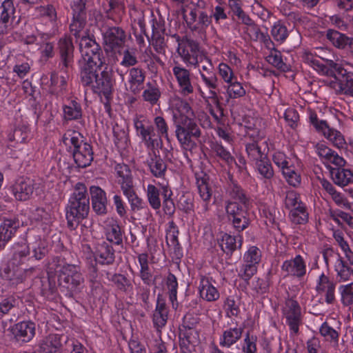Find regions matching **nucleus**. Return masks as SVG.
Here are the masks:
<instances>
[{"mask_svg": "<svg viewBox=\"0 0 353 353\" xmlns=\"http://www.w3.org/2000/svg\"><path fill=\"white\" fill-rule=\"evenodd\" d=\"M92 41L90 37V42ZM93 42V45L90 43V88L99 97L105 112L110 116L114 91L112 74L105 65L103 50Z\"/></svg>", "mask_w": 353, "mask_h": 353, "instance_id": "1", "label": "nucleus"}, {"mask_svg": "<svg viewBox=\"0 0 353 353\" xmlns=\"http://www.w3.org/2000/svg\"><path fill=\"white\" fill-rule=\"evenodd\" d=\"M87 0H77L74 2L73 21L70 24V30L77 38H80L79 50L81 54V59L79 60L81 68V79L83 86L88 85V30L86 29L83 34L81 31L86 26L85 5Z\"/></svg>", "mask_w": 353, "mask_h": 353, "instance_id": "2", "label": "nucleus"}, {"mask_svg": "<svg viewBox=\"0 0 353 353\" xmlns=\"http://www.w3.org/2000/svg\"><path fill=\"white\" fill-rule=\"evenodd\" d=\"M303 59L315 70L337 80L341 92L353 93V67L345 68L332 60L323 63L310 52H305Z\"/></svg>", "mask_w": 353, "mask_h": 353, "instance_id": "3", "label": "nucleus"}, {"mask_svg": "<svg viewBox=\"0 0 353 353\" xmlns=\"http://www.w3.org/2000/svg\"><path fill=\"white\" fill-rule=\"evenodd\" d=\"M193 117H188L173 123L176 137L184 150L183 154L188 161H190L188 153H191L196 145L195 139H198L201 135V129Z\"/></svg>", "mask_w": 353, "mask_h": 353, "instance_id": "4", "label": "nucleus"}, {"mask_svg": "<svg viewBox=\"0 0 353 353\" xmlns=\"http://www.w3.org/2000/svg\"><path fill=\"white\" fill-rule=\"evenodd\" d=\"M70 203L69 209L66 212V219L68 225L72 226L74 221L79 223L88 215V198L87 188L84 184L78 183L75 185Z\"/></svg>", "mask_w": 353, "mask_h": 353, "instance_id": "5", "label": "nucleus"}, {"mask_svg": "<svg viewBox=\"0 0 353 353\" xmlns=\"http://www.w3.org/2000/svg\"><path fill=\"white\" fill-rule=\"evenodd\" d=\"M203 61H205L208 65H203L201 67L199 65L197 68L201 83L208 90V93L206 94L199 86L198 88L199 94L205 103H208L210 101L218 102L219 79L217 74L214 70L212 59L205 56Z\"/></svg>", "mask_w": 353, "mask_h": 353, "instance_id": "6", "label": "nucleus"}, {"mask_svg": "<svg viewBox=\"0 0 353 353\" xmlns=\"http://www.w3.org/2000/svg\"><path fill=\"white\" fill-rule=\"evenodd\" d=\"M133 123L136 134L145 147L147 153L159 152L163 140L156 134L154 125L137 117L134 119Z\"/></svg>", "mask_w": 353, "mask_h": 353, "instance_id": "7", "label": "nucleus"}, {"mask_svg": "<svg viewBox=\"0 0 353 353\" xmlns=\"http://www.w3.org/2000/svg\"><path fill=\"white\" fill-rule=\"evenodd\" d=\"M225 212L232 228L239 234L247 229L250 225V213L236 201H225Z\"/></svg>", "mask_w": 353, "mask_h": 353, "instance_id": "8", "label": "nucleus"}, {"mask_svg": "<svg viewBox=\"0 0 353 353\" xmlns=\"http://www.w3.org/2000/svg\"><path fill=\"white\" fill-rule=\"evenodd\" d=\"M281 310L285 325L289 327L290 335L297 336L300 327L303 325V315L299 303L294 299H288Z\"/></svg>", "mask_w": 353, "mask_h": 353, "instance_id": "9", "label": "nucleus"}, {"mask_svg": "<svg viewBox=\"0 0 353 353\" xmlns=\"http://www.w3.org/2000/svg\"><path fill=\"white\" fill-rule=\"evenodd\" d=\"M261 251L254 245L250 246L244 253L243 263L238 272L239 276L247 284L251 278L257 272L259 264L261 260Z\"/></svg>", "mask_w": 353, "mask_h": 353, "instance_id": "10", "label": "nucleus"}, {"mask_svg": "<svg viewBox=\"0 0 353 353\" xmlns=\"http://www.w3.org/2000/svg\"><path fill=\"white\" fill-rule=\"evenodd\" d=\"M177 51L183 63L194 69L199 67V63L203 62L205 57L199 43L192 39H186L179 43Z\"/></svg>", "mask_w": 353, "mask_h": 353, "instance_id": "11", "label": "nucleus"}, {"mask_svg": "<svg viewBox=\"0 0 353 353\" xmlns=\"http://www.w3.org/2000/svg\"><path fill=\"white\" fill-rule=\"evenodd\" d=\"M126 33L119 26L108 27L103 33L104 46L106 51L121 53L126 42Z\"/></svg>", "mask_w": 353, "mask_h": 353, "instance_id": "12", "label": "nucleus"}, {"mask_svg": "<svg viewBox=\"0 0 353 353\" xmlns=\"http://www.w3.org/2000/svg\"><path fill=\"white\" fill-rule=\"evenodd\" d=\"M284 277H290L301 281L307 274V264L303 256L296 254L294 257L285 260L281 266Z\"/></svg>", "mask_w": 353, "mask_h": 353, "instance_id": "13", "label": "nucleus"}, {"mask_svg": "<svg viewBox=\"0 0 353 353\" xmlns=\"http://www.w3.org/2000/svg\"><path fill=\"white\" fill-rule=\"evenodd\" d=\"M63 142L66 145L70 144L74 145L75 150L73 152V157L76 164L79 168H86L88 165L87 143H84L83 145H78L79 139L74 132L65 134L63 137Z\"/></svg>", "mask_w": 353, "mask_h": 353, "instance_id": "14", "label": "nucleus"}, {"mask_svg": "<svg viewBox=\"0 0 353 353\" xmlns=\"http://www.w3.org/2000/svg\"><path fill=\"white\" fill-rule=\"evenodd\" d=\"M243 330L244 327L239 325L235 319L228 321L219 336V345L226 348L231 347L241 339Z\"/></svg>", "mask_w": 353, "mask_h": 353, "instance_id": "15", "label": "nucleus"}, {"mask_svg": "<svg viewBox=\"0 0 353 353\" xmlns=\"http://www.w3.org/2000/svg\"><path fill=\"white\" fill-rule=\"evenodd\" d=\"M314 148L320 160L327 170H330V167L346 163L343 157L340 156L335 150L329 148L324 142L317 143Z\"/></svg>", "mask_w": 353, "mask_h": 353, "instance_id": "16", "label": "nucleus"}, {"mask_svg": "<svg viewBox=\"0 0 353 353\" xmlns=\"http://www.w3.org/2000/svg\"><path fill=\"white\" fill-rule=\"evenodd\" d=\"M172 72L176 79L180 94L183 97L192 94L194 92V87L192 83L190 71L181 65H176L172 68Z\"/></svg>", "mask_w": 353, "mask_h": 353, "instance_id": "17", "label": "nucleus"}, {"mask_svg": "<svg viewBox=\"0 0 353 353\" xmlns=\"http://www.w3.org/2000/svg\"><path fill=\"white\" fill-rule=\"evenodd\" d=\"M169 108L172 111L173 123L194 117V111L190 103L180 97L174 96L170 99Z\"/></svg>", "mask_w": 353, "mask_h": 353, "instance_id": "18", "label": "nucleus"}, {"mask_svg": "<svg viewBox=\"0 0 353 353\" xmlns=\"http://www.w3.org/2000/svg\"><path fill=\"white\" fill-rule=\"evenodd\" d=\"M209 146L212 155L221 163H224L229 170L232 169L234 165H237L236 161L231 154L230 150L225 147L221 141L216 139H212L209 141Z\"/></svg>", "mask_w": 353, "mask_h": 353, "instance_id": "19", "label": "nucleus"}, {"mask_svg": "<svg viewBox=\"0 0 353 353\" xmlns=\"http://www.w3.org/2000/svg\"><path fill=\"white\" fill-rule=\"evenodd\" d=\"M57 272H59V282L60 285H63L67 288H74L81 282V274L77 271L75 265L70 264L63 265L60 267Z\"/></svg>", "mask_w": 353, "mask_h": 353, "instance_id": "20", "label": "nucleus"}, {"mask_svg": "<svg viewBox=\"0 0 353 353\" xmlns=\"http://www.w3.org/2000/svg\"><path fill=\"white\" fill-rule=\"evenodd\" d=\"M145 165L152 176L163 179V181H165V176L168 170V165L161 157L159 152L147 153Z\"/></svg>", "mask_w": 353, "mask_h": 353, "instance_id": "21", "label": "nucleus"}, {"mask_svg": "<svg viewBox=\"0 0 353 353\" xmlns=\"http://www.w3.org/2000/svg\"><path fill=\"white\" fill-rule=\"evenodd\" d=\"M90 194L92 200V208L96 214L103 216L108 212V199L106 192L100 187L90 186Z\"/></svg>", "mask_w": 353, "mask_h": 353, "instance_id": "22", "label": "nucleus"}, {"mask_svg": "<svg viewBox=\"0 0 353 353\" xmlns=\"http://www.w3.org/2000/svg\"><path fill=\"white\" fill-rule=\"evenodd\" d=\"M58 48L61 58L59 66L61 70L66 72L73 61L74 46L72 39L69 37L61 38L58 43Z\"/></svg>", "mask_w": 353, "mask_h": 353, "instance_id": "23", "label": "nucleus"}, {"mask_svg": "<svg viewBox=\"0 0 353 353\" xmlns=\"http://www.w3.org/2000/svg\"><path fill=\"white\" fill-rule=\"evenodd\" d=\"M336 284L329 276L322 272L317 281L316 291L320 295L325 296V301L327 304H332L335 301Z\"/></svg>", "mask_w": 353, "mask_h": 353, "instance_id": "24", "label": "nucleus"}, {"mask_svg": "<svg viewBox=\"0 0 353 353\" xmlns=\"http://www.w3.org/2000/svg\"><path fill=\"white\" fill-rule=\"evenodd\" d=\"M169 308L165 299L159 294L157 298L155 309L152 314V323L157 330L160 331L165 326L168 319Z\"/></svg>", "mask_w": 353, "mask_h": 353, "instance_id": "25", "label": "nucleus"}, {"mask_svg": "<svg viewBox=\"0 0 353 353\" xmlns=\"http://www.w3.org/2000/svg\"><path fill=\"white\" fill-rule=\"evenodd\" d=\"M347 163L330 168V173L334 183L339 186H346L353 182V171L347 168Z\"/></svg>", "mask_w": 353, "mask_h": 353, "instance_id": "26", "label": "nucleus"}, {"mask_svg": "<svg viewBox=\"0 0 353 353\" xmlns=\"http://www.w3.org/2000/svg\"><path fill=\"white\" fill-rule=\"evenodd\" d=\"M37 183L31 179H21L12 188V192L17 200L27 201L32 195Z\"/></svg>", "mask_w": 353, "mask_h": 353, "instance_id": "27", "label": "nucleus"}, {"mask_svg": "<svg viewBox=\"0 0 353 353\" xmlns=\"http://www.w3.org/2000/svg\"><path fill=\"white\" fill-rule=\"evenodd\" d=\"M212 278L202 276L199 281V292L200 297L208 302L216 301L220 297V293L212 283Z\"/></svg>", "mask_w": 353, "mask_h": 353, "instance_id": "28", "label": "nucleus"}, {"mask_svg": "<svg viewBox=\"0 0 353 353\" xmlns=\"http://www.w3.org/2000/svg\"><path fill=\"white\" fill-rule=\"evenodd\" d=\"M248 137L250 139V142H248L245 144V152L248 160L254 165L265 157H267L268 155L261 150L259 145V138L258 136L248 133Z\"/></svg>", "mask_w": 353, "mask_h": 353, "instance_id": "29", "label": "nucleus"}, {"mask_svg": "<svg viewBox=\"0 0 353 353\" xmlns=\"http://www.w3.org/2000/svg\"><path fill=\"white\" fill-rule=\"evenodd\" d=\"M35 324L32 321H22L14 325L12 328L13 334L19 341L28 343L35 335Z\"/></svg>", "mask_w": 353, "mask_h": 353, "instance_id": "30", "label": "nucleus"}, {"mask_svg": "<svg viewBox=\"0 0 353 353\" xmlns=\"http://www.w3.org/2000/svg\"><path fill=\"white\" fill-rule=\"evenodd\" d=\"M93 254L98 264L110 265L114 261V250L110 243L105 241L98 243Z\"/></svg>", "mask_w": 353, "mask_h": 353, "instance_id": "31", "label": "nucleus"}, {"mask_svg": "<svg viewBox=\"0 0 353 353\" xmlns=\"http://www.w3.org/2000/svg\"><path fill=\"white\" fill-rule=\"evenodd\" d=\"M196 183L199 196L205 202L204 209L206 211L208 209V202L210 201L212 194V190L209 183V177L203 173L196 174Z\"/></svg>", "mask_w": 353, "mask_h": 353, "instance_id": "32", "label": "nucleus"}, {"mask_svg": "<svg viewBox=\"0 0 353 353\" xmlns=\"http://www.w3.org/2000/svg\"><path fill=\"white\" fill-rule=\"evenodd\" d=\"M254 165L257 173V178L265 184L270 183L274 176V170L269 158L265 157Z\"/></svg>", "mask_w": 353, "mask_h": 353, "instance_id": "33", "label": "nucleus"}, {"mask_svg": "<svg viewBox=\"0 0 353 353\" xmlns=\"http://www.w3.org/2000/svg\"><path fill=\"white\" fill-rule=\"evenodd\" d=\"M242 242V235L233 236L228 233L223 234L221 239L218 240L221 250L228 255L232 254L237 248H241Z\"/></svg>", "mask_w": 353, "mask_h": 353, "instance_id": "34", "label": "nucleus"}, {"mask_svg": "<svg viewBox=\"0 0 353 353\" xmlns=\"http://www.w3.org/2000/svg\"><path fill=\"white\" fill-rule=\"evenodd\" d=\"M145 79V71L139 68H132L129 71L128 83L130 90L134 94H138L143 88Z\"/></svg>", "mask_w": 353, "mask_h": 353, "instance_id": "35", "label": "nucleus"}, {"mask_svg": "<svg viewBox=\"0 0 353 353\" xmlns=\"http://www.w3.org/2000/svg\"><path fill=\"white\" fill-rule=\"evenodd\" d=\"M225 96L226 101L241 99L245 96L246 90L244 84L238 81L237 78L231 83H227L224 85Z\"/></svg>", "mask_w": 353, "mask_h": 353, "instance_id": "36", "label": "nucleus"}, {"mask_svg": "<svg viewBox=\"0 0 353 353\" xmlns=\"http://www.w3.org/2000/svg\"><path fill=\"white\" fill-rule=\"evenodd\" d=\"M39 345L43 353H63L61 350V336L58 334H49L40 341Z\"/></svg>", "mask_w": 353, "mask_h": 353, "instance_id": "37", "label": "nucleus"}, {"mask_svg": "<svg viewBox=\"0 0 353 353\" xmlns=\"http://www.w3.org/2000/svg\"><path fill=\"white\" fill-rule=\"evenodd\" d=\"M161 189V195L163 196V210L166 215L172 216L175 212V205L172 199V191L168 185L167 181H163L159 183Z\"/></svg>", "mask_w": 353, "mask_h": 353, "instance_id": "38", "label": "nucleus"}, {"mask_svg": "<svg viewBox=\"0 0 353 353\" xmlns=\"http://www.w3.org/2000/svg\"><path fill=\"white\" fill-rule=\"evenodd\" d=\"M165 284L172 307L173 310H176L179 307L177 300L179 283L177 278L174 274L169 272L167 276L165 278Z\"/></svg>", "mask_w": 353, "mask_h": 353, "instance_id": "39", "label": "nucleus"}, {"mask_svg": "<svg viewBox=\"0 0 353 353\" xmlns=\"http://www.w3.org/2000/svg\"><path fill=\"white\" fill-rule=\"evenodd\" d=\"M227 194L234 201L240 205H247L249 203V199L246 196L244 190L238 184V183L232 179L228 183L226 188Z\"/></svg>", "mask_w": 353, "mask_h": 353, "instance_id": "40", "label": "nucleus"}, {"mask_svg": "<svg viewBox=\"0 0 353 353\" xmlns=\"http://www.w3.org/2000/svg\"><path fill=\"white\" fill-rule=\"evenodd\" d=\"M334 269L339 281L344 282L352 279L353 266L348 264L343 257L334 262Z\"/></svg>", "mask_w": 353, "mask_h": 353, "instance_id": "41", "label": "nucleus"}, {"mask_svg": "<svg viewBox=\"0 0 353 353\" xmlns=\"http://www.w3.org/2000/svg\"><path fill=\"white\" fill-rule=\"evenodd\" d=\"M288 217L294 225H305L309 221V210L307 205L301 203L295 208L289 211Z\"/></svg>", "mask_w": 353, "mask_h": 353, "instance_id": "42", "label": "nucleus"}, {"mask_svg": "<svg viewBox=\"0 0 353 353\" xmlns=\"http://www.w3.org/2000/svg\"><path fill=\"white\" fill-rule=\"evenodd\" d=\"M17 228L16 221L10 219L5 220L0 225V248L5 247L16 232Z\"/></svg>", "mask_w": 353, "mask_h": 353, "instance_id": "43", "label": "nucleus"}, {"mask_svg": "<svg viewBox=\"0 0 353 353\" xmlns=\"http://www.w3.org/2000/svg\"><path fill=\"white\" fill-rule=\"evenodd\" d=\"M327 38L335 47L338 48L344 49L347 46H353V38L349 37L334 30H327Z\"/></svg>", "mask_w": 353, "mask_h": 353, "instance_id": "44", "label": "nucleus"}, {"mask_svg": "<svg viewBox=\"0 0 353 353\" xmlns=\"http://www.w3.org/2000/svg\"><path fill=\"white\" fill-rule=\"evenodd\" d=\"M115 171L122 190L133 185L131 170L128 165L118 163L115 166Z\"/></svg>", "mask_w": 353, "mask_h": 353, "instance_id": "45", "label": "nucleus"}, {"mask_svg": "<svg viewBox=\"0 0 353 353\" xmlns=\"http://www.w3.org/2000/svg\"><path fill=\"white\" fill-rule=\"evenodd\" d=\"M14 253L10 261L13 266H18L25 262L30 254L29 245L26 242L17 243L14 245Z\"/></svg>", "mask_w": 353, "mask_h": 353, "instance_id": "46", "label": "nucleus"}, {"mask_svg": "<svg viewBox=\"0 0 353 353\" xmlns=\"http://www.w3.org/2000/svg\"><path fill=\"white\" fill-rule=\"evenodd\" d=\"M159 182L157 185L148 184L146 188V195L150 206L154 210H159L161 205L160 192L161 189L159 185Z\"/></svg>", "mask_w": 353, "mask_h": 353, "instance_id": "47", "label": "nucleus"}, {"mask_svg": "<svg viewBox=\"0 0 353 353\" xmlns=\"http://www.w3.org/2000/svg\"><path fill=\"white\" fill-rule=\"evenodd\" d=\"M267 61L274 67L283 72L289 70V65L286 63V58H283L282 53L274 48L270 50V54L266 57Z\"/></svg>", "mask_w": 353, "mask_h": 353, "instance_id": "48", "label": "nucleus"}, {"mask_svg": "<svg viewBox=\"0 0 353 353\" xmlns=\"http://www.w3.org/2000/svg\"><path fill=\"white\" fill-rule=\"evenodd\" d=\"M147 88L142 93L143 101L149 103L151 105L157 104L161 97V93L159 87L151 82L147 83Z\"/></svg>", "mask_w": 353, "mask_h": 353, "instance_id": "49", "label": "nucleus"}, {"mask_svg": "<svg viewBox=\"0 0 353 353\" xmlns=\"http://www.w3.org/2000/svg\"><path fill=\"white\" fill-rule=\"evenodd\" d=\"M123 194L126 196L130 205L132 211H139L145 208V202L138 196L133 188V185L122 190Z\"/></svg>", "mask_w": 353, "mask_h": 353, "instance_id": "50", "label": "nucleus"}, {"mask_svg": "<svg viewBox=\"0 0 353 353\" xmlns=\"http://www.w3.org/2000/svg\"><path fill=\"white\" fill-rule=\"evenodd\" d=\"M320 334L325 340L334 345H338L339 332L329 325L327 321L323 322L319 327Z\"/></svg>", "mask_w": 353, "mask_h": 353, "instance_id": "51", "label": "nucleus"}, {"mask_svg": "<svg viewBox=\"0 0 353 353\" xmlns=\"http://www.w3.org/2000/svg\"><path fill=\"white\" fill-rule=\"evenodd\" d=\"M228 6L230 9L228 13L232 12L233 15L242 20L243 23L248 25L251 23V19L246 15L242 8V2L241 0H228Z\"/></svg>", "mask_w": 353, "mask_h": 353, "instance_id": "52", "label": "nucleus"}, {"mask_svg": "<svg viewBox=\"0 0 353 353\" xmlns=\"http://www.w3.org/2000/svg\"><path fill=\"white\" fill-rule=\"evenodd\" d=\"M287 183L293 188H298L301 183V174L295 170L293 164H291L288 169L282 170L281 172Z\"/></svg>", "mask_w": 353, "mask_h": 353, "instance_id": "53", "label": "nucleus"}, {"mask_svg": "<svg viewBox=\"0 0 353 353\" xmlns=\"http://www.w3.org/2000/svg\"><path fill=\"white\" fill-rule=\"evenodd\" d=\"M16 8L13 0H3L0 6V18L5 22H10L14 19Z\"/></svg>", "mask_w": 353, "mask_h": 353, "instance_id": "54", "label": "nucleus"}, {"mask_svg": "<svg viewBox=\"0 0 353 353\" xmlns=\"http://www.w3.org/2000/svg\"><path fill=\"white\" fill-rule=\"evenodd\" d=\"M304 203L301 200V195L294 190H288L285 192V196L283 199V205L288 210H291L299 204Z\"/></svg>", "mask_w": 353, "mask_h": 353, "instance_id": "55", "label": "nucleus"}, {"mask_svg": "<svg viewBox=\"0 0 353 353\" xmlns=\"http://www.w3.org/2000/svg\"><path fill=\"white\" fill-rule=\"evenodd\" d=\"M271 34L276 41L282 43L288 37L289 31L285 25L279 21L273 25L271 30Z\"/></svg>", "mask_w": 353, "mask_h": 353, "instance_id": "56", "label": "nucleus"}, {"mask_svg": "<svg viewBox=\"0 0 353 353\" xmlns=\"http://www.w3.org/2000/svg\"><path fill=\"white\" fill-rule=\"evenodd\" d=\"M219 77L225 84L237 78L234 70L226 63L221 62L217 67Z\"/></svg>", "mask_w": 353, "mask_h": 353, "instance_id": "57", "label": "nucleus"}, {"mask_svg": "<svg viewBox=\"0 0 353 353\" xmlns=\"http://www.w3.org/2000/svg\"><path fill=\"white\" fill-rule=\"evenodd\" d=\"M243 353H257V336L248 332L241 344Z\"/></svg>", "mask_w": 353, "mask_h": 353, "instance_id": "58", "label": "nucleus"}, {"mask_svg": "<svg viewBox=\"0 0 353 353\" xmlns=\"http://www.w3.org/2000/svg\"><path fill=\"white\" fill-rule=\"evenodd\" d=\"M154 127L157 130L156 134L161 139L164 138L169 141V127L165 119L161 116H157L154 118Z\"/></svg>", "mask_w": 353, "mask_h": 353, "instance_id": "59", "label": "nucleus"}, {"mask_svg": "<svg viewBox=\"0 0 353 353\" xmlns=\"http://www.w3.org/2000/svg\"><path fill=\"white\" fill-rule=\"evenodd\" d=\"M110 280L117 289L122 292H127L132 288L130 281L123 274H114Z\"/></svg>", "mask_w": 353, "mask_h": 353, "instance_id": "60", "label": "nucleus"}, {"mask_svg": "<svg viewBox=\"0 0 353 353\" xmlns=\"http://www.w3.org/2000/svg\"><path fill=\"white\" fill-rule=\"evenodd\" d=\"M324 137L338 148H343L346 143L343 134L339 131L331 128H330V131L325 132Z\"/></svg>", "mask_w": 353, "mask_h": 353, "instance_id": "61", "label": "nucleus"}, {"mask_svg": "<svg viewBox=\"0 0 353 353\" xmlns=\"http://www.w3.org/2000/svg\"><path fill=\"white\" fill-rule=\"evenodd\" d=\"M341 302L345 306L353 304V282L339 287Z\"/></svg>", "mask_w": 353, "mask_h": 353, "instance_id": "62", "label": "nucleus"}, {"mask_svg": "<svg viewBox=\"0 0 353 353\" xmlns=\"http://www.w3.org/2000/svg\"><path fill=\"white\" fill-rule=\"evenodd\" d=\"M251 288L256 295L267 294L270 288L269 281L268 279L255 278L252 281Z\"/></svg>", "mask_w": 353, "mask_h": 353, "instance_id": "63", "label": "nucleus"}, {"mask_svg": "<svg viewBox=\"0 0 353 353\" xmlns=\"http://www.w3.org/2000/svg\"><path fill=\"white\" fill-rule=\"evenodd\" d=\"M41 283V291L42 295L48 299H52L57 290L55 281L47 278L42 280Z\"/></svg>", "mask_w": 353, "mask_h": 353, "instance_id": "64", "label": "nucleus"}]
</instances>
